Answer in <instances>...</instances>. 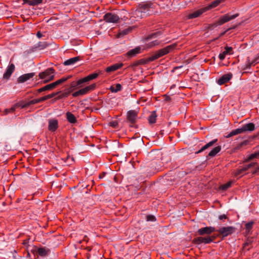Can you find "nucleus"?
Segmentation results:
<instances>
[{"label":"nucleus","instance_id":"1","mask_svg":"<svg viewBox=\"0 0 259 259\" xmlns=\"http://www.w3.org/2000/svg\"><path fill=\"white\" fill-rule=\"evenodd\" d=\"M154 5L151 2L139 5L135 11V15L137 17L142 18L152 15L154 12Z\"/></svg>","mask_w":259,"mask_h":259},{"label":"nucleus","instance_id":"2","mask_svg":"<svg viewBox=\"0 0 259 259\" xmlns=\"http://www.w3.org/2000/svg\"><path fill=\"white\" fill-rule=\"evenodd\" d=\"M177 47L175 44L170 45L156 51L153 55L148 58V61H153L172 52Z\"/></svg>","mask_w":259,"mask_h":259},{"label":"nucleus","instance_id":"3","mask_svg":"<svg viewBox=\"0 0 259 259\" xmlns=\"http://www.w3.org/2000/svg\"><path fill=\"white\" fill-rule=\"evenodd\" d=\"M205 12H206V10L204 9V7L189 12H186L184 14L183 19L185 20H188L197 18Z\"/></svg>","mask_w":259,"mask_h":259},{"label":"nucleus","instance_id":"4","mask_svg":"<svg viewBox=\"0 0 259 259\" xmlns=\"http://www.w3.org/2000/svg\"><path fill=\"white\" fill-rule=\"evenodd\" d=\"M55 70L53 68H49L44 72L39 74V77L40 79H44V83H47L52 80L54 78Z\"/></svg>","mask_w":259,"mask_h":259},{"label":"nucleus","instance_id":"5","mask_svg":"<svg viewBox=\"0 0 259 259\" xmlns=\"http://www.w3.org/2000/svg\"><path fill=\"white\" fill-rule=\"evenodd\" d=\"M96 87V84L93 83L84 88L81 89L79 90L74 92L72 95L73 97H76L79 96L85 95L90 92L93 91Z\"/></svg>","mask_w":259,"mask_h":259},{"label":"nucleus","instance_id":"6","mask_svg":"<svg viewBox=\"0 0 259 259\" xmlns=\"http://www.w3.org/2000/svg\"><path fill=\"white\" fill-rule=\"evenodd\" d=\"M235 231V228L233 226L223 227L215 230V231L218 232L223 237H226L231 235Z\"/></svg>","mask_w":259,"mask_h":259},{"label":"nucleus","instance_id":"7","mask_svg":"<svg viewBox=\"0 0 259 259\" xmlns=\"http://www.w3.org/2000/svg\"><path fill=\"white\" fill-rule=\"evenodd\" d=\"M238 16V14H235L232 15H230L229 14H225L219 18L216 24L217 25H222L223 24L236 18Z\"/></svg>","mask_w":259,"mask_h":259},{"label":"nucleus","instance_id":"8","mask_svg":"<svg viewBox=\"0 0 259 259\" xmlns=\"http://www.w3.org/2000/svg\"><path fill=\"white\" fill-rule=\"evenodd\" d=\"M214 237H198L194 238L193 240L194 243L200 244L201 243L208 244L212 242Z\"/></svg>","mask_w":259,"mask_h":259},{"label":"nucleus","instance_id":"9","mask_svg":"<svg viewBox=\"0 0 259 259\" xmlns=\"http://www.w3.org/2000/svg\"><path fill=\"white\" fill-rule=\"evenodd\" d=\"M104 20L107 23H117L119 20V17L116 14L108 13L104 16Z\"/></svg>","mask_w":259,"mask_h":259},{"label":"nucleus","instance_id":"10","mask_svg":"<svg viewBox=\"0 0 259 259\" xmlns=\"http://www.w3.org/2000/svg\"><path fill=\"white\" fill-rule=\"evenodd\" d=\"M255 163L252 162L250 164L243 165L241 167L235 170V171L234 172V176L235 177H241L249 168L254 166L255 165Z\"/></svg>","mask_w":259,"mask_h":259},{"label":"nucleus","instance_id":"11","mask_svg":"<svg viewBox=\"0 0 259 259\" xmlns=\"http://www.w3.org/2000/svg\"><path fill=\"white\" fill-rule=\"evenodd\" d=\"M215 231V229L213 227H205L199 229L197 230V233L198 235L203 236L204 235H209L212 232Z\"/></svg>","mask_w":259,"mask_h":259},{"label":"nucleus","instance_id":"12","mask_svg":"<svg viewBox=\"0 0 259 259\" xmlns=\"http://www.w3.org/2000/svg\"><path fill=\"white\" fill-rule=\"evenodd\" d=\"M15 67L14 64H10L7 67L6 71L3 75V78L6 79H8L11 77L12 74L15 71Z\"/></svg>","mask_w":259,"mask_h":259},{"label":"nucleus","instance_id":"13","mask_svg":"<svg viewBox=\"0 0 259 259\" xmlns=\"http://www.w3.org/2000/svg\"><path fill=\"white\" fill-rule=\"evenodd\" d=\"M34 75V72L23 74L18 78L17 81L18 83H23L32 78Z\"/></svg>","mask_w":259,"mask_h":259},{"label":"nucleus","instance_id":"14","mask_svg":"<svg viewBox=\"0 0 259 259\" xmlns=\"http://www.w3.org/2000/svg\"><path fill=\"white\" fill-rule=\"evenodd\" d=\"M232 77V74L231 73L225 74L218 80L217 83L219 85H222L228 82L231 79Z\"/></svg>","mask_w":259,"mask_h":259},{"label":"nucleus","instance_id":"15","mask_svg":"<svg viewBox=\"0 0 259 259\" xmlns=\"http://www.w3.org/2000/svg\"><path fill=\"white\" fill-rule=\"evenodd\" d=\"M58 127V121L56 119H52L49 120L48 129L51 132H55Z\"/></svg>","mask_w":259,"mask_h":259},{"label":"nucleus","instance_id":"16","mask_svg":"<svg viewBox=\"0 0 259 259\" xmlns=\"http://www.w3.org/2000/svg\"><path fill=\"white\" fill-rule=\"evenodd\" d=\"M123 66V64L122 63H116L107 67L105 70L107 73H111L121 68Z\"/></svg>","mask_w":259,"mask_h":259},{"label":"nucleus","instance_id":"17","mask_svg":"<svg viewBox=\"0 0 259 259\" xmlns=\"http://www.w3.org/2000/svg\"><path fill=\"white\" fill-rule=\"evenodd\" d=\"M49 44L46 41H39L37 44L34 45L32 48L33 51L42 50L47 48Z\"/></svg>","mask_w":259,"mask_h":259},{"label":"nucleus","instance_id":"18","mask_svg":"<svg viewBox=\"0 0 259 259\" xmlns=\"http://www.w3.org/2000/svg\"><path fill=\"white\" fill-rule=\"evenodd\" d=\"M99 75V74L97 73H94L91 74H89L87 76L80 79L78 80V83H83L84 82H88L91 80L96 78Z\"/></svg>","mask_w":259,"mask_h":259},{"label":"nucleus","instance_id":"19","mask_svg":"<svg viewBox=\"0 0 259 259\" xmlns=\"http://www.w3.org/2000/svg\"><path fill=\"white\" fill-rule=\"evenodd\" d=\"M137 112L135 110H130L127 112V119L132 123L136 122Z\"/></svg>","mask_w":259,"mask_h":259},{"label":"nucleus","instance_id":"20","mask_svg":"<svg viewBox=\"0 0 259 259\" xmlns=\"http://www.w3.org/2000/svg\"><path fill=\"white\" fill-rule=\"evenodd\" d=\"M50 252V250L46 247H39L36 250V253L42 257L48 255Z\"/></svg>","mask_w":259,"mask_h":259},{"label":"nucleus","instance_id":"21","mask_svg":"<svg viewBox=\"0 0 259 259\" xmlns=\"http://www.w3.org/2000/svg\"><path fill=\"white\" fill-rule=\"evenodd\" d=\"M232 50L233 49L232 47H226L225 48V51L220 54L219 57V59L221 60H223L227 55L232 54Z\"/></svg>","mask_w":259,"mask_h":259},{"label":"nucleus","instance_id":"22","mask_svg":"<svg viewBox=\"0 0 259 259\" xmlns=\"http://www.w3.org/2000/svg\"><path fill=\"white\" fill-rule=\"evenodd\" d=\"M224 0H215L212 2L210 4L208 5L206 7H204V9L206 10V12L212 9L217 7L219 6L222 2H224Z\"/></svg>","mask_w":259,"mask_h":259},{"label":"nucleus","instance_id":"23","mask_svg":"<svg viewBox=\"0 0 259 259\" xmlns=\"http://www.w3.org/2000/svg\"><path fill=\"white\" fill-rule=\"evenodd\" d=\"M140 53L141 48L140 47H138L135 48V49L130 50L128 52H127L126 55L128 57H133Z\"/></svg>","mask_w":259,"mask_h":259},{"label":"nucleus","instance_id":"24","mask_svg":"<svg viewBox=\"0 0 259 259\" xmlns=\"http://www.w3.org/2000/svg\"><path fill=\"white\" fill-rule=\"evenodd\" d=\"M80 60V58L79 56L75 57L73 58H70L67 60H66L64 62V65L65 66L72 65L76 63Z\"/></svg>","mask_w":259,"mask_h":259},{"label":"nucleus","instance_id":"25","mask_svg":"<svg viewBox=\"0 0 259 259\" xmlns=\"http://www.w3.org/2000/svg\"><path fill=\"white\" fill-rule=\"evenodd\" d=\"M244 132V129L243 128V126L241 128H237L235 130L232 131L231 132H230L229 134L226 136V138H229L231 137L232 136L236 135L239 134H241Z\"/></svg>","mask_w":259,"mask_h":259},{"label":"nucleus","instance_id":"26","mask_svg":"<svg viewBox=\"0 0 259 259\" xmlns=\"http://www.w3.org/2000/svg\"><path fill=\"white\" fill-rule=\"evenodd\" d=\"M71 75H68L66 77H63L60 79H58V80L53 82V85L54 88H55L58 85L61 84V83L64 82L65 81H67L68 79H70L71 77Z\"/></svg>","mask_w":259,"mask_h":259},{"label":"nucleus","instance_id":"27","mask_svg":"<svg viewBox=\"0 0 259 259\" xmlns=\"http://www.w3.org/2000/svg\"><path fill=\"white\" fill-rule=\"evenodd\" d=\"M66 116L68 121L70 123H75L77 122L76 117L71 112H67Z\"/></svg>","mask_w":259,"mask_h":259},{"label":"nucleus","instance_id":"28","mask_svg":"<svg viewBox=\"0 0 259 259\" xmlns=\"http://www.w3.org/2000/svg\"><path fill=\"white\" fill-rule=\"evenodd\" d=\"M218 141V139H214L213 140H212L211 141L208 142V143H207L206 145H205L204 146H203L200 150L199 151H198L199 153L200 152H201L203 151H204L205 150L207 149V148L212 146L217 142Z\"/></svg>","mask_w":259,"mask_h":259},{"label":"nucleus","instance_id":"29","mask_svg":"<svg viewBox=\"0 0 259 259\" xmlns=\"http://www.w3.org/2000/svg\"><path fill=\"white\" fill-rule=\"evenodd\" d=\"M221 150V146H218L213 148L208 153V156L213 157L215 156Z\"/></svg>","mask_w":259,"mask_h":259},{"label":"nucleus","instance_id":"30","mask_svg":"<svg viewBox=\"0 0 259 259\" xmlns=\"http://www.w3.org/2000/svg\"><path fill=\"white\" fill-rule=\"evenodd\" d=\"M244 131H253L254 130V124L253 123H248L243 126Z\"/></svg>","mask_w":259,"mask_h":259},{"label":"nucleus","instance_id":"31","mask_svg":"<svg viewBox=\"0 0 259 259\" xmlns=\"http://www.w3.org/2000/svg\"><path fill=\"white\" fill-rule=\"evenodd\" d=\"M54 89L53 83H50L47 84L38 90V92L41 93L45 91L51 90Z\"/></svg>","mask_w":259,"mask_h":259},{"label":"nucleus","instance_id":"32","mask_svg":"<svg viewBox=\"0 0 259 259\" xmlns=\"http://www.w3.org/2000/svg\"><path fill=\"white\" fill-rule=\"evenodd\" d=\"M157 115L155 111L152 112L148 117V121L150 123H154L156 121Z\"/></svg>","mask_w":259,"mask_h":259},{"label":"nucleus","instance_id":"33","mask_svg":"<svg viewBox=\"0 0 259 259\" xmlns=\"http://www.w3.org/2000/svg\"><path fill=\"white\" fill-rule=\"evenodd\" d=\"M160 41L158 40H154L146 44L147 48H151L153 47L160 45Z\"/></svg>","mask_w":259,"mask_h":259},{"label":"nucleus","instance_id":"34","mask_svg":"<svg viewBox=\"0 0 259 259\" xmlns=\"http://www.w3.org/2000/svg\"><path fill=\"white\" fill-rule=\"evenodd\" d=\"M33 104H35L33 103V101L32 100L31 101H28V102H21L19 103V106H21V108H22L28 107V106H30L31 105H33Z\"/></svg>","mask_w":259,"mask_h":259},{"label":"nucleus","instance_id":"35","mask_svg":"<svg viewBox=\"0 0 259 259\" xmlns=\"http://www.w3.org/2000/svg\"><path fill=\"white\" fill-rule=\"evenodd\" d=\"M122 89V86L120 84L117 83L115 87H111L110 90L112 92L116 93L118 91H121Z\"/></svg>","mask_w":259,"mask_h":259},{"label":"nucleus","instance_id":"36","mask_svg":"<svg viewBox=\"0 0 259 259\" xmlns=\"http://www.w3.org/2000/svg\"><path fill=\"white\" fill-rule=\"evenodd\" d=\"M160 35V33L159 31L158 32H155V33H153L150 35H149L146 38V40L148 41V40H150L153 38H156L158 35Z\"/></svg>","mask_w":259,"mask_h":259},{"label":"nucleus","instance_id":"37","mask_svg":"<svg viewBox=\"0 0 259 259\" xmlns=\"http://www.w3.org/2000/svg\"><path fill=\"white\" fill-rule=\"evenodd\" d=\"M232 184V182H231V181L228 182L227 183L221 185L220 187V189H221L222 190H226L231 186Z\"/></svg>","mask_w":259,"mask_h":259},{"label":"nucleus","instance_id":"38","mask_svg":"<svg viewBox=\"0 0 259 259\" xmlns=\"http://www.w3.org/2000/svg\"><path fill=\"white\" fill-rule=\"evenodd\" d=\"M17 106V104H16L9 109H6L4 111V114L6 115V114H8L9 113H12V112H14Z\"/></svg>","mask_w":259,"mask_h":259},{"label":"nucleus","instance_id":"39","mask_svg":"<svg viewBox=\"0 0 259 259\" xmlns=\"http://www.w3.org/2000/svg\"><path fill=\"white\" fill-rule=\"evenodd\" d=\"M131 31V29L127 28L121 31H120L118 34V37H120L121 36L125 35L128 34Z\"/></svg>","mask_w":259,"mask_h":259},{"label":"nucleus","instance_id":"40","mask_svg":"<svg viewBox=\"0 0 259 259\" xmlns=\"http://www.w3.org/2000/svg\"><path fill=\"white\" fill-rule=\"evenodd\" d=\"M253 222L251 221L245 224V230L246 231H251L252 229Z\"/></svg>","mask_w":259,"mask_h":259},{"label":"nucleus","instance_id":"41","mask_svg":"<svg viewBox=\"0 0 259 259\" xmlns=\"http://www.w3.org/2000/svg\"><path fill=\"white\" fill-rule=\"evenodd\" d=\"M42 0H31V4H29V6H37L42 3Z\"/></svg>","mask_w":259,"mask_h":259},{"label":"nucleus","instance_id":"42","mask_svg":"<svg viewBox=\"0 0 259 259\" xmlns=\"http://www.w3.org/2000/svg\"><path fill=\"white\" fill-rule=\"evenodd\" d=\"M74 89H72V88H69L68 89L66 90L63 93V96L68 97V95L72 93L74 91Z\"/></svg>","mask_w":259,"mask_h":259},{"label":"nucleus","instance_id":"43","mask_svg":"<svg viewBox=\"0 0 259 259\" xmlns=\"http://www.w3.org/2000/svg\"><path fill=\"white\" fill-rule=\"evenodd\" d=\"M255 158H259V153H255L251 154L247 158V160H251Z\"/></svg>","mask_w":259,"mask_h":259},{"label":"nucleus","instance_id":"44","mask_svg":"<svg viewBox=\"0 0 259 259\" xmlns=\"http://www.w3.org/2000/svg\"><path fill=\"white\" fill-rule=\"evenodd\" d=\"M146 221L148 222H154L156 221V218L153 215H147L146 216Z\"/></svg>","mask_w":259,"mask_h":259},{"label":"nucleus","instance_id":"45","mask_svg":"<svg viewBox=\"0 0 259 259\" xmlns=\"http://www.w3.org/2000/svg\"><path fill=\"white\" fill-rule=\"evenodd\" d=\"M255 63V60L254 61H250L249 59H247V64H246L247 67V68H250L251 65H254Z\"/></svg>","mask_w":259,"mask_h":259},{"label":"nucleus","instance_id":"46","mask_svg":"<svg viewBox=\"0 0 259 259\" xmlns=\"http://www.w3.org/2000/svg\"><path fill=\"white\" fill-rule=\"evenodd\" d=\"M81 83H78V80L77 82H72L71 84V86L70 88H72V89H74V88L77 87L78 85L81 84Z\"/></svg>","mask_w":259,"mask_h":259},{"label":"nucleus","instance_id":"47","mask_svg":"<svg viewBox=\"0 0 259 259\" xmlns=\"http://www.w3.org/2000/svg\"><path fill=\"white\" fill-rule=\"evenodd\" d=\"M58 93H59V92H57V93H54L48 95L47 96H48V99H51V98L55 97Z\"/></svg>","mask_w":259,"mask_h":259},{"label":"nucleus","instance_id":"48","mask_svg":"<svg viewBox=\"0 0 259 259\" xmlns=\"http://www.w3.org/2000/svg\"><path fill=\"white\" fill-rule=\"evenodd\" d=\"M219 218L220 220H222L224 219H226L227 218V217L226 214H222L220 215Z\"/></svg>","mask_w":259,"mask_h":259},{"label":"nucleus","instance_id":"49","mask_svg":"<svg viewBox=\"0 0 259 259\" xmlns=\"http://www.w3.org/2000/svg\"><path fill=\"white\" fill-rule=\"evenodd\" d=\"M36 36L38 38H40L42 36V35L40 31H38L36 33Z\"/></svg>","mask_w":259,"mask_h":259},{"label":"nucleus","instance_id":"50","mask_svg":"<svg viewBox=\"0 0 259 259\" xmlns=\"http://www.w3.org/2000/svg\"><path fill=\"white\" fill-rule=\"evenodd\" d=\"M24 4H27L29 5L31 4V0H22Z\"/></svg>","mask_w":259,"mask_h":259},{"label":"nucleus","instance_id":"51","mask_svg":"<svg viewBox=\"0 0 259 259\" xmlns=\"http://www.w3.org/2000/svg\"><path fill=\"white\" fill-rule=\"evenodd\" d=\"M117 124V123L116 122H110V125L113 127H115Z\"/></svg>","mask_w":259,"mask_h":259},{"label":"nucleus","instance_id":"52","mask_svg":"<svg viewBox=\"0 0 259 259\" xmlns=\"http://www.w3.org/2000/svg\"><path fill=\"white\" fill-rule=\"evenodd\" d=\"M64 97H66V96H63V93L61 95H59L57 99H61V98H64Z\"/></svg>","mask_w":259,"mask_h":259},{"label":"nucleus","instance_id":"53","mask_svg":"<svg viewBox=\"0 0 259 259\" xmlns=\"http://www.w3.org/2000/svg\"><path fill=\"white\" fill-rule=\"evenodd\" d=\"M41 98H42L43 101H46L48 99L47 95L42 97Z\"/></svg>","mask_w":259,"mask_h":259},{"label":"nucleus","instance_id":"54","mask_svg":"<svg viewBox=\"0 0 259 259\" xmlns=\"http://www.w3.org/2000/svg\"><path fill=\"white\" fill-rule=\"evenodd\" d=\"M37 101H38V103H40V102H43V100H42L41 97L37 99Z\"/></svg>","mask_w":259,"mask_h":259},{"label":"nucleus","instance_id":"55","mask_svg":"<svg viewBox=\"0 0 259 259\" xmlns=\"http://www.w3.org/2000/svg\"><path fill=\"white\" fill-rule=\"evenodd\" d=\"M33 101V103L35 104H37V103H38V101H37V99H33L32 100Z\"/></svg>","mask_w":259,"mask_h":259},{"label":"nucleus","instance_id":"56","mask_svg":"<svg viewBox=\"0 0 259 259\" xmlns=\"http://www.w3.org/2000/svg\"><path fill=\"white\" fill-rule=\"evenodd\" d=\"M250 231H246V230H245V234H246V235H249V234H250Z\"/></svg>","mask_w":259,"mask_h":259},{"label":"nucleus","instance_id":"57","mask_svg":"<svg viewBox=\"0 0 259 259\" xmlns=\"http://www.w3.org/2000/svg\"><path fill=\"white\" fill-rule=\"evenodd\" d=\"M249 244V243L248 242H246L244 244V246L243 247H245L246 246H247Z\"/></svg>","mask_w":259,"mask_h":259},{"label":"nucleus","instance_id":"58","mask_svg":"<svg viewBox=\"0 0 259 259\" xmlns=\"http://www.w3.org/2000/svg\"><path fill=\"white\" fill-rule=\"evenodd\" d=\"M102 177H103V176H101V175H100V176H99V178H102Z\"/></svg>","mask_w":259,"mask_h":259},{"label":"nucleus","instance_id":"59","mask_svg":"<svg viewBox=\"0 0 259 259\" xmlns=\"http://www.w3.org/2000/svg\"><path fill=\"white\" fill-rule=\"evenodd\" d=\"M102 177H103V176H101V175H100V176H99V178H102Z\"/></svg>","mask_w":259,"mask_h":259}]
</instances>
